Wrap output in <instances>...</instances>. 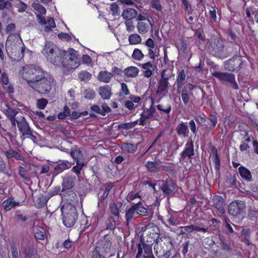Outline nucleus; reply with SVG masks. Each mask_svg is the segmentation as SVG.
Wrapping results in <instances>:
<instances>
[{
	"label": "nucleus",
	"instance_id": "23",
	"mask_svg": "<svg viewBox=\"0 0 258 258\" xmlns=\"http://www.w3.org/2000/svg\"><path fill=\"white\" fill-rule=\"evenodd\" d=\"M175 130L177 134L180 137L186 138L188 136L189 130L186 122H181L179 123L177 125Z\"/></svg>",
	"mask_w": 258,
	"mask_h": 258
},
{
	"label": "nucleus",
	"instance_id": "52",
	"mask_svg": "<svg viewBox=\"0 0 258 258\" xmlns=\"http://www.w3.org/2000/svg\"><path fill=\"white\" fill-rule=\"evenodd\" d=\"M138 123V120L130 122L123 123L119 125V128L122 130H128L134 128Z\"/></svg>",
	"mask_w": 258,
	"mask_h": 258
},
{
	"label": "nucleus",
	"instance_id": "5",
	"mask_svg": "<svg viewBox=\"0 0 258 258\" xmlns=\"http://www.w3.org/2000/svg\"><path fill=\"white\" fill-rule=\"evenodd\" d=\"M31 87L35 91L41 94H47L49 93L52 88V85L49 80L44 76V74L41 78L36 80L35 82H32Z\"/></svg>",
	"mask_w": 258,
	"mask_h": 258
},
{
	"label": "nucleus",
	"instance_id": "2",
	"mask_svg": "<svg viewBox=\"0 0 258 258\" xmlns=\"http://www.w3.org/2000/svg\"><path fill=\"white\" fill-rule=\"evenodd\" d=\"M23 79L27 81L28 85L31 87L32 83L36 80L41 78L44 74L42 69L36 65L30 64L24 66L19 72Z\"/></svg>",
	"mask_w": 258,
	"mask_h": 258
},
{
	"label": "nucleus",
	"instance_id": "63",
	"mask_svg": "<svg viewBox=\"0 0 258 258\" xmlns=\"http://www.w3.org/2000/svg\"><path fill=\"white\" fill-rule=\"evenodd\" d=\"M251 231L249 229H247L243 232L244 240L243 241L245 244L249 245L250 244V235Z\"/></svg>",
	"mask_w": 258,
	"mask_h": 258
},
{
	"label": "nucleus",
	"instance_id": "7",
	"mask_svg": "<svg viewBox=\"0 0 258 258\" xmlns=\"http://www.w3.org/2000/svg\"><path fill=\"white\" fill-rule=\"evenodd\" d=\"M64 57L65 58L62 59L61 64L64 68V72H69L74 70L80 65V61L74 53L70 52L69 54L67 53Z\"/></svg>",
	"mask_w": 258,
	"mask_h": 258
},
{
	"label": "nucleus",
	"instance_id": "16",
	"mask_svg": "<svg viewBox=\"0 0 258 258\" xmlns=\"http://www.w3.org/2000/svg\"><path fill=\"white\" fill-rule=\"evenodd\" d=\"M17 127L20 132L22 134L21 138L24 136L32 135V132L28 125V123L24 117L21 116L19 120H17Z\"/></svg>",
	"mask_w": 258,
	"mask_h": 258
},
{
	"label": "nucleus",
	"instance_id": "14",
	"mask_svg": "<svg viewBox=\"0 0 258 258\" xmlns=\"http://www.w3.org/2000/svg\"><path fill=\"white\" fill-rule=\"evenodd\" d=\"M67 52L64 50H61L58 48H55L52 54H50L49 57L47 58V60L53 64L58 66H60L62 63V59L66 55Z\"/></svg>",
	"mask_w": 258,
	"mask_h": 258
},
{
	"label": "nucleus",
	"instance_id": "6",
	"mask_svg": "<svg viewBox=\"0 0 258 258\" xmlns=\"http://www.w3.org/2000/svg\"><path fill=\"white\" fill-rule=\"evenodd\" d=\"M212 76L218 79L221 82H228L230 86L234 90H237L239 89L237 83L235 80V75L227 72H221L219 71H214Z\"/></svg>",
	"mask_w": 258,
	"mask_h": 258
},
{
	"label": "nucleus",
	"instance_id": "59",
	"mask_svg": "<svg viewBox=\"0 0 258 258\" xmlns=\"http://www.w3.org/2000/svg\"><path fill=\"white\" fill-rule=\"evenodd\" d=\"M251 141L249 137L245 139L244 141H243L239 146L240 151L241 152L246 151L250 147L248 145V143L250 142Z\"/></svg>",
	"mask_w": 258,
	"mask_h": 258
},
{
	"label": "nucleus",
	"instance_id": "9",
	"mask_svg": "<svg viewBox=\"0 0 258 258\" xmlns=\"http://www.w3.org/2000/svg\"><path fill=\"white\" fill-rule=\"evenodd\" d=\"M195 156L194 144L191 139L186 143L183 150L180 154L179 158L180 163L191 160Z\"/></svg>",
	"mask_w": 258,
	"mask_h": 258
},
{
	"label": "nucleus",
	"instance_id": "4",
	"mask_svg": "<svg viewBox=\"0 0 258 258\" xmlns=\"http://www.w3.org/2000/svg\"><path fill=\"white\" fill-rule=\"evenodd\" d=\"M142 241H144L150 244L156 243L159 239L160 230L154 223H149L144 230Z\"/></svg>",
	"mask_w": 258,
	"mask_h": 258
},
{
	"label": "nucleus",
	"instance_id": "37",
	"mask_svg": "<svg viewBox=\"0 0 258 258\" xmlns=\"http://www.w3.org/2000/svg\"><path fill=\"white\" fill-rule=\"evenodd\" d=\"M136 10L133 8H128L123 10L121 16L126 20H131L136 17Z\"/></svg>",
	"mask_w": 258,
	"mask_h": 258
},
{
	"label": "nucleus",
	"instance_id": "22",
	"mask_svg": "<svg viewBox=\"0 0 258 258\" xmlns=\"http://www.w3.org/2000/svg\"><path fill=\"white\" fill-rule=\"evenodd\" d=\"M157 109L161 114H165L168 118L170 116L172 106L169 102H162L156 106Z\"/></svg>",
	"mask_w": 258,
	"mask_h": 258
},
{
	"label": "nucleus",
	"instance_id": "44",
	"mask_svg": "<svg viewBox=\"0 0 258 258\" xmlns=\"http://www.w3.org/2000/svg\"><path fill=\"white\" fill-rule=\"evenodd\" d=\"M159 164L158 162L147 161L145 164V167L150 172H157L159 170Z\"/></svg>",
	"mask_w": 258,
	"mask_h": 258
},
{
	"label": "nucleus",
	"instance_id": "46",
	"mask_svg": "<svg viewBox=\"0 0 258 258\" xmlns=\"http://www.w3.org/2000/svg\"><path fill=\"white\" fill-rule=\"evenodd\" d=\"M128 41L130 44L136 45L141 43L142 38L139 34L135 33L129 36Z\"/></svg>",
	"mask_w": 258,
	"mask_h": 258
},
{
	"label": "nucleus",
	"instance_id": "1",
	"mask_svg": "<svg viewBox=\"0 0 258 258\" xmlns=\"http://www.w3.org/2000/svg\"><path fill=\"white\" fill-rule=\"evenodd\" d=\"M173 248L172 239L166 235L161 236L154 245V251L158 258H169Z\"/></svg>",
	"mask_w": 258,
	"mask_h": 258
},
{
	"label": "nucleus",
	"instance_id": "61",
	"mask_svg": "<svg viewBox=\"0 0 258 258\" xmlns=\"http://www.w3.org/2000/svg\"><path fill=\"white\" fill-rule=\"evenodd\" d=\"M48 103V101L47 99L45 98H41L37 100V108L39 109H44L46 105Z\"/></svg>",
	"mask_w": 258,
	"mask_h": 258
},
{
	"label": "nucleus",
	"instance_id": "34",
	"mask_svg": "<svg viewBox=\"0 0 258 258\" xmlns=\"http://www.w3.org/2000/svg\"><path fill=\"white\" fill-rule=\"evenodd\" d=\"M138 205H133L128 210H127L125 214V218L127 225L134 219L135 213L136 212V209Z\"/></svg>",
	"mask_w": 258,
	"mask_h": 258
},
{
	"label": "nucleus",
	"instance_id": "42",
	"mask_svg": "<svg viewBox=\"0 0 258 258\" xmlns=\"http://www.w3.org/2000/svg\"><path fill=\"white\" fill-rule=\"evenodd\" d=\"M142 245L144 250V253L147 255H144L145 258H155L152 253V245L153 244H150V243L142 241Z\"/></svg>",
	"mask_w": 258,
	"mask_h": 258
},
{
	"label": "nucleus",
	"instance_id": "53",
	"mask_svg": "<svg viewBox=\"0 0 258 258\" xmlns=\"http://www.w3.org/2000/svg\"><path fill=\"white\" fill-rule=\"evenodd\" d=\"M84 95L85 99L92 100L95 96V92L92 89L88 88L85 90Z\"/></svg>",
	"mask_w": 258,
	"mask_h": 258
},
{
	"label": "nucleus",
	"instance_id": "47",
	"mask_svg": "<svg viewBox=\"0 0 258 258\" xmlns=\"http://www.w3.org/2000/svg\"><path fill=\"white\" fill-rule=\"evenodd\" d=\"M70 154L72 158L74 160L77 161L78 160H81L83 157V154L80 149H71Z\"/></svg>",
	"mask_w": 258,
	"mask_h": 258
},
{
	"label": "nucleus",
	"instance_id": "41",
	"mask_svg": "<svg viewBox=\"0 0 258 258\" xmlns=\"http://www.w3.org/2000/svg\"><path fill=\"white\" fill-rule=\"evenodd\" d=\"M106 226L105 230L113 231L116 228V223L114 218L112 216H109L105 221Z\"/></svg>",
	"mask_w": 258,
	"mask_h": 258
},
{
	"label": "nucleus",
	"instance_id": "28",
	"mask_svg": "<svg viewBox=\"0 0 258 258\" xmlns=\"http://www.w3.org/2000/svg\"><path fill=\"white\" fill-rule=\"evenodd\" d=\"M111 87L108 85H106L99 87V93L102 99L108 100L111 96Z\"/></svg>",
	"mask_w": 258,
	"mask_h": 258
},
{
	"label": "nucleus",
	"instance_id": "57",
	"mask_svg": "<svg viewBox=\"0 0 258 258\" xmlns=\"http://www.w3.org/2000/svg\"><path fill=\"white\" fill-rule=\"evenodd\" d=\"M151 7L157 11H161L163 9L159 0H152L151 2Z\"/></svg>",
	"mask_w": 258,
	"mask_h": 258
},
{
	"label": "nucleus",
	"instance_id": "55",
	"mask_svg": "<svg viewBox=\"0 0 258 258\" xmlns=\"http://www.w3.org/2000/svg\"><path fill=\"white\" fill-rule=\"evenodd\" d=\"M111 72L110 73L112 75V77H120L123 73V71L116 66L113 67L111 68Z\"/></svg>",
	"mask_w": 258,
	"mask_h": 258
},
{
	"label": "nucleus",
	"instance_id": "25",
	"mask_svg": "<svg viewBox=\"0 0 258 258\" xmlns=\"http://www.w3.org/2000/svg\"><path fill=\"white\" fill-rule=\"evenodd\" d=\"M76 177L75 176H68L65 178L62 183V192L72 189L75 185Z\"/></svg>",
	"mask_w": 258,
	"mask_h": 258
},
{
	"label": "nucleus",
	"instance_id": "12",
	"mask_svg": "<svg viewBox=\"0 0 258 258\" xmlns=\"http://www.w3.org/2000/svg\"><path fill=\"white\" fill-rule=\"evenodd\" d=\"M63 224L68 228L73 227L76 223L78 215L75 209H70L67 213L62 212Z\"/></svg>",
	"mask_w": 258,
	"mask_h": 258
},
{
	"label": "nucleus",
	"instance_id": "19",
	"mask_svg": "<svg viewBox=\"0 0 258 258\" xmlns=\"http://www.w3.org/2000/svg\"><path fill=\"white\" fill-rule=\"evenodd\" d=\"M214 207L222 214L225 213V201L223 198L219 195H215L212 200Z\"/></svg>",
	"mask_w": 258,
	"mask_h": 258
},
{
	"label": "nucleus",
	"instance_id": "62",
	"mask_svg": "<svg viewBox=\"0 0 258 258\" xmlns=\"http://www.w3.org/2000/svg\"><path fill=\"white\" fill-rule=\"evenodd\" d=\"M182 4L184 10L189 14H192L193 10L191 5L189 3L188 0H182Z\"/></svg>",
	"mask_w": 258,
	"mask_h": 258
},
{
	"label": "nucleus",
	"instance_id": "54",
	"mask_svg": "<svg viewBox=\"0 0 258 258\" xmlns=\"http://www.w3.org/2000/svg\"><path fill=\"white\" fill-rule=\"evenodd\" d=\"M16 205V203L12 200L8 199L3 203V206L5 210L9 211Z\"/></svg>",
	"mask_w": 258,
	"mask_h": 258
},
{
	"label": "nucleus",
	"instance_id": "58",
	"mask_svg": "<svg viewBox=\"0 0 258 258\" xmlns=\"http://www.w3.org/2000/svg\"><path fill=\"white\" fill-rule=\"evenodd\" d=\"M110 11L112 12L113 16H119L120 15V10L118 5L116 3H113L110 5Z\"/></svg>",
	"mask_w": 258,
	"mask_h": 258
},
{
	"label": "nucleus",
	"instance_id": "13",
	"mask_svg": "<svg viewBox=\"0 0 258 258\" xmlns=\"http://www.w3.org/2000/svg\"><path fill=\"white\" fill-rule=\"evenodd\" d=\"M224 46L222 41L219 38L214 36L211 37L209 47L214 55H221L223 50Z\"/></svg>",
	"mask_w": 258,
	"mask_h": 258
},
{
	"label": "nucleus",
	"instance_id": "50",
	"mask_svg": "<svg viewBox=\"0 0 258 258\" xmlns=\"http://www.w3.org/2000/svg\"><path fill=\"white\" fill-rule=\"evenodd\" d=\"M110 213L115 217H119L120 215L119 210L117 204L114 203H111L109 206Z\"/></svg>",
	"mask_w": 258,
	"mask_h": 258
},
{
	"label": "nucleus",
	"instance_id": "43",
	"mask_svg": "<svg viewBox=\"0 0 258 258\" xmlns=\"http://www.w3.org/2000/svg\"><path fill=\"white\" fill-rule=\"evenodd\" d=\"M50 197L48 195L45 196L41 195L38 197L36 200L37 207L39 208L44 207L46 205Z\"/></svg>",
	"mask_w": 258,
	"mask_h": 258
},
{
	"label": "nucleus",
	"instance_id": "21",
	"mask_svg": "<svg viewBox=\"0 0 258 258\" xmlns=\"http://www.w3.org/2000/svg\"><path fill=\"white\" fill-rule=\"evenodd\" d=\"M23 252L25 258H40L37 249L34 248L33 245H27L23 248Z\"/></svg>",
	"mask_w": 258,
	"mask_h": 258
},
{
	"label": "nucleus",
	"instance_id": "11",
	"mask_svg": "<svg viewBox=\"0 0 258 258\" xmlns=\"http://www.w3.org/2000/svg\"><path fill=\"white\" fill-rule=\"evenodd\" d=\"M245 208V204L240 200H235L232 202L228 205V212L229 215L236 217L240 215Z\"/></svg>",
	"mask_w": 258,
	"mask_h": 258
},
{
	"label": "nucleus",
	"instance_id": "38",
	"mask_svg": "<svg viewBox=\"0 0 258 258\" xmlns=\"http://www.w3.org/2000/svg\"><path fill=\"white\" fill-rule=\"evenodd\" d=\"M134 205H138L136 209V213L137 214L142 216H147L149 215L150 212V210L144 207L141 201L135 204Z\"/></svg>",
	"mask_w": 258,
	"mask_h": 258
},
{
	"label": "nucleus",
	"instance_id": "36",
	"mask_svg": "<svg viewBox=\"0 0 258 258\" xmlns=\"http://www.w3.org/2000/svg\"><path fill=\"white\" fill-rule=\"evenodd\" d=\"M105 188L103 194L98 198V204L103 203L104 200L108 197L109 192L114 186V183L109 182L105 184Z\"/></svg>",
	"mask_w": 258,
	"mask_h": 258
},
{
	"label": "nucleus",
	"instance_id": "33",
	"mask_svg": "<svg viewBox=\"0 0 258 258\" xmlns=\"http://www.w3.org/2000/svg\"><path fill=\"white\" fill-rule=\"evenodd\" d=\"M186 78V75L185 74L184 70L182 69L178 73L177 79H176V85H177V92H179L180 90L181 89L183 84L185 82Z\"/></svg>",
	"mask_w": 258,
	"mask_h": 258
},
{
	"label": "nucleus",
	"instance_id": "31",
	"mask_svg": "<svg viewBox=\"0 0 258 258\" xmlns=\"http://www.w3.org/2000/svg\"><path fill=\"white\" fill-rule=\"evenodd\" d=\"M238 172L241 177L244 180L250 181L252 180L251 172L247 168L241 166L238 168Z\"/></svg>",
	"mask_w": 258,
	"mask_h": 258
},
{
	"label": "nucleus",
	"instance_id": "32",
	"mask_svg": "<svg viewBox=\"0 0 258 258\" xmlns=\"http://www.w3.org/2000/svg\"><path fill=\"white\" fill-rule=\"evenodd\" d=\"M97 78L99 81L105 83H108L111 81L112 75L110 72L107 71H102L99 72Z\"/></svg>",
	"mask_w": 258,
	"mask_h": 258
},
{
	"label": "nucleus",
	"instance_id": "18",
	"mask_svg": "<svg viewBox=\"0 0 258 258\" xmlns=\"http://www.w3.org/2000/svg\"><path fill=\"white\" fill-rule=\"evenodd\" d=\"M16 35L15 34H11L8 37L6 47L8 54L15 53L16 50Z\"/></svg>",
	"mask_w": 258,
	"mask_h": 258
},
{
	"label": "nucleus",
	"instance_id": "64",
	"mask_svg": "<svg viewBox=\"0 0 258 258\" xmlns=\"http://www.w3.org/2000/svg\"><path fill=\"white\" fill-rule=\"evenodd\" d=\"M33 7L35 10L42 15H45L46 13L45 7L40 4H35Z\"/></svg>",
	"mask_w": 258,
	"mask_h": 258
},
{
	"label": "nucleus",
	"instance_id": "40",
	"mask_svg": "<svg viewBox=\"0 0 258 258\" xmlns=\"http://www.w3.org/2000/svg\"><path fill=\"white\" fill-rule=\"evenodd\" d=\"M76 162V165L73 167L71 171L79 177L83 167L85 166V163L81 160H78Z\"/></svg>",
	"mask_w": 258,
	"mask_h": 258
},
{
	"label": "nucleus",
	"instance_id": "35",
	"mask_svg": "<svg viewBox=\"0 0 258 258\" xmlns=\"http://www.w3.org/2000/svg\"><path fill=\"white\" fill-rule=\"evenodd\" d=\"M178 93L181 94L182 100L184 105H186L189 102L191 96H192V93L189 92L185 88H181Z\"/></svg>",
	"mask_w": 258,
	"mask_h": 258
},
{
	"label": "nucleus",
	"instance_id": "56",
	"mask_svg": "<svg viewBox=\"0 0 258 258\" xmlns=\"http://www.w3.org/2000/svg\"><path fill=\"white\" fill-rule=\"evenodd\" d=\"M19 169V175L26 181L29 180L30 178L28 171L25 169V167L20 166Z\"/></svg>",
	"mask_w": 258,
	"mask_h": 258
},
{
	"label": "nucleus",
	"instance_id": "17",
	"mask_svg": "<svg viewBox=\"0 0 258 258\" xmlns=\"http://www.w3.org/2000/svg\"><path fill=\"white\" fill-rule=\"evenodd\" d=\"M160 189L165 196H169L174 192L175 185L171 179L162 180Z\"/></svg>",
	"mask_w": 258,
	"mask_h": 258
},
{
	"label": "nucleus",
	"instance_id": "39",
	"mask_svg": "<svg viewBox=\"0 0 258 258\" xmlns=\"http://www.w3.org/2000/svg\"><path fill=\"white\" fill-rule=\"evenodd\" d=\"M6 114L7 116L10 118L11 124L13 126L15 125V116L16 115V111L15 109L10 107L9 105H6V108L5 109Z\"/></svg>",
	"mask_w": 258,
	"mask_h": 258
},
{
	"label": "nucleus",
	"instance_id": "49",
	"mask_svg": "<svg viewBox=\"0 0 258 258\" xmlns=\"http://www.w3.org/2000/svg\"><path fill=\"white\" fill-rule=\"evenodd\" d=\"M145 57V55L143 53L141 49L138 48L134 49L132 57L136 60H141Z\"/></svg>",
	"mask_w": 258,
	"mask_h": 258
},
{
	"label": "nucleus",
	"instance_id": "24",
	"mask_svg": "<svg viewBox=\"0 0 258 258\" xmlns=\"http://www.w3.org/2000/svg\"><path fill=\"white\" fill-rule=\"evenodd\" d=\"M74 164L68 160H59L58 162L55 166L54 170L57 173H61L66 169H70Z\"/></svg>",
	"mask_w": 258,
	"mask_h": 258
},
{
	"label": "nucleus",
	"instance_id": "27",
	"mask_svg": "<svg viewBox=\"0 0 258 258\" xmlns=\"http://www.w3.org/2000/svg\"><path fill=\"white\" fill-rule=\"evenodd\" d=\"M33 232L37 240H44L46 236L45 230L43 227L39 226H33Z\"/></svg>",
	"mask_w": 258,
	"mask_h": 258
},
{
	"label": "nucleus",
	"instance_id": "3",
	"mask_svg": "<svg viewBox=\"0 0 258 258\" xmlns=\"http://www.w3.org/2000/svg\"><path fill=\"white\" fill-rule=\"evenodd\" d=\"M207 242H209V246L211 248L214 245H216V249H213V253L217 257L220 258H226L228 253L231 251L232 248L231 243L229 242H226L224 240L220 239V242L216 244L213 239H207Z\"/></svg>",
	"mask_w": 258,
	"mask_h": 258
},
{
	"label": "nucleus",
	"instance_id": "26",
	"mask_svg": "<svg viewBox=\"0 0 258 258\" xmlns=\"http://www.w3.org/2000/svg\"><path fill=\"white\" fill-rule=\"evenodd\" d=\"M143 71V74L146 78H150L153 75V71L154 70V67L152 63L150 61L142 63L140 64Z\"/></svg>",
	"mask_w": 258,
	"mask_h": 258
},
{
	"label": "nucleus",
	"instance_id": "20",
	"mask_svg": "<svg viewBox=\"0 0 258 258\" xmlns=\"http://www.w3.org/2000/svg\"><path fill=\"white\" fill-rule=\"evenodd\" d=\"M154 23V21L151 17V20H147V22H139L137 25L138 32L141 34H146L149 30L150 26L152 27Z\"/></svg>",
	"mask_w": 258,
	"mask_h": 258
},
{
	"label": "nucleus",
	"instance_id": "60",
	"mask_svg": "<svg viewBox=\"0 0 258 258\" xmlns=\"http://www.w3.org/2000/svg\"><path fill=\"white\" fill-rule=\"evenodd\" d=\"M178 228L181 230L180 232L181 234L190 233L193 231L192 225L185 226H180Z\"/></svg>",
	"mask_w": 258,
	"mask_h": 258
},
{
	"label": "nucleus",
	"instance_id": "30",
	"mask_svg": "<svg viewBox=\"0 0 258 258\" xmlns=\"http://www.w3.org/2000/svg\"><path fill=\"white\" fill-rule=\"evenodd\" d=\"M140 70L134 66H130L123 70V73L125 77L127 78H135L138 76Z\"/></svg>",
	"mask_w": 258,
	"mask_h": 258
},
{
	"label": "nucleus",
	"instance_id": "8",
	"mask_svg": "<svg viewBox=\"0 0 258 258\" xmlns=\"http://www.w3.org/2000/svg\"><path fill=\"white\" fill-rule=\"evenodd\" d=\"M243 60L241 56L235 55L227 60L224 64L226 70L231 72H238L242 68Z\"/></svg>",
	"mask_w": 258,
	"mask_h": 258
},
{
	"label": "nucleus",
	"instance_id": "51",
	"mask_svg": "<svg viewBox=\"0 0 258 258\" xmlns=\"http://www.w3.org/2000/svg\"><path fill=\"white\" fill-rule=\"evenodd\" d=\"M91 74L87 71H82L78 74V78L81 81L87 82L91 78Z\"/></svg>",
	"mask_w": 258,
	"mask_h": 258
},
{
	"label": "nucleus",
	"instance_id": "29",
	"mask_svg": "<svg viewBox=\"0 0 258 258\" xmlns=\"http://www.w3.org/2000/svg\"><path fill=\"white\" fill-rule=\"evenodd\" d=\"M54 44L49 41L46 42L45 45L42 50V54L45 56V57L47 58L49 57L50 54H52L55 50V48H57Z\"/></svg>",
	"mask_w": 258,
	"mask_h": 258
},
{
	"label": "nucleus",
	"instance_id": "10",
	"mask_svg": "<svg viewBox=\"0 0 258 258\" xmlns=\"http://www.w3.org/2000/svg\"><path fill=\"white\" fill-rule=\"evenodd\" d=\"M195 119L199 124L205 126L206 128L209 131L213 130L215 127L218 122L217 116L213 113H211L208 117V119L211 122V124L208 123H206L207 121L206 117L202 116L200 115H196L195 116Z\"/></svg>",
	"mask_w": 258,
	"mask_h": 258
},
{
	"label": "nucleus",
	"instance_id": "48",
	"mask_svg": "<svg viewBox=\"0 0 258 258\" xmlns=\"http://www.w3.org/2000/svg\"><path fill=\"white\" fill-rule=\"evenodd\" d=\"M121 148L122 150L125 152L127 153H133L135 151L137 147L135 145L131 143H123L121 145Z\"/></svg>",
	"mask_w": 258,
	"mask_h": 258
},
{
	"label": "nucleus",
	"instance_id": "45",
	"mask_svg": "<svg viewBox=\"0 0 258 258\" xmlns=\"http://www.w3.org/2000/svg\"><path fill=\"white\" fill-rule=\"evenodd\" d=\"M103 248L99 246H95L92 251V258H105Z\"/></svg>",
	"mask_w": 258,
	"mask_h": 258
},
{
	"label": "nucleus",
	"instance_id": "15",
	"mask_svg": "<svg viewBox=\"0 0 258 258\" xmlns=\"http://www.w3.org/2000/svg\"><path fill=\"white\" fill-rule=\"evenodd\" d=\"M165 70H163L161 73V78L159 81L158 86L157 87L156 94L158 95H162L167 89L168 87L169 79V76H166Z\"/></svg>",
	"mask_w": 258,
	"mask_h": 258
}]
</instances>
